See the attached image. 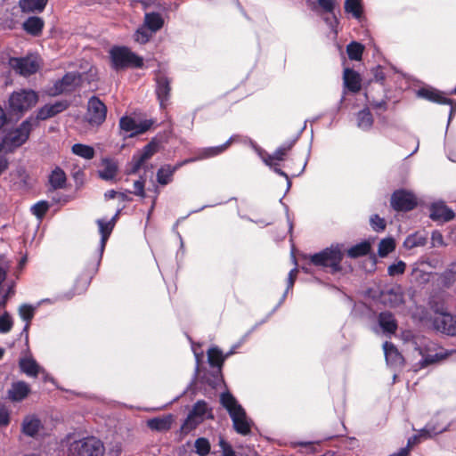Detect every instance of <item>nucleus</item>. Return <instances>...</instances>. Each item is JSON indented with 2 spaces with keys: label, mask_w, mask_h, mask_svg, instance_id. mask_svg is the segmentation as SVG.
I'll use <instances>...</instances> for the list:
<instances>
[{
  "label": "nucleus",
  "mask_w": 456,
  "mask_h": 456,
  "mask_svg": "<svg viewBox=\"0 0 456 456\" xmlns=\"http://www.w3.org/2000/svg\"><path fill=\"white\" fill-rule=\"evenodd\" d=\"M220 402L228 411L235 431L243 436L248 435L253 422L236 398L231 393L225 392L221 395Z\"/></svg>",
  "instance_id": "nucleus-1"
},
{
  "label": "nucleus",
  "mask_w": 456,
  "mask_h": 456,
  "mask_svg": "<svg viewBox=\"0 0 456 456\" xmlns=\"http://www.w3.org/2000/svg\"><path fill=\"white\" fill-rule=\"evenodd\" d=\"M342 245H331L323 250L310 256V262L315 266L329 268L331 273L341 271V261L343 258Z\"/></svg>",
  "instance_id": "nucleus-2"
},
{
  "label": "nucleus",
  "mask_w": 456,
  "mask_h": 456,
  "mask_svg": "<svg viewBox=\"0 0 456 456\" xmlns=\"http://www.w3.org/2000/svg\"><path fill=\"white\" fill-rule=\"evenodd\" d=\"M32 130L30 118L24 120L18 127L9 130L0 141V152H12L23 145Z\"/></svg>",
  "instance_id": "nucleus-3"
},
{
  "label": "nucleus",
  "mask_w": 456,
  "mask_h": 456,
  "mask_svg": "<svg viewBox=\"0 0 456 456\" xmlns=\"http://www.w3.org/2000/svg\"><path fill=\"white\" fill-rule=\"evenodd\" d=\"M212 408L203 400L197 401L182 425V430L189 433L207 419H213Z\"/></svg>",
  "instance_id": "nucleus-4"
},
{
  "label": "nucleus",
  "mask_w": 456,
  "mask_h": 456,
  "mask_svg": "<svg viewBox=\"0 0 456 456\" xmlns=\"http://www.w3.org/2000/svg\"><path fill=\"white\" fill-rule=\"evenodd\" d=\"M103 452L102 443L92 436L71 443L69 456H102Z\"/></svg>",
  "instance_id": "nucleus-5"
},
{
  "label": "nucleus",
  "mask_w": 456,
  "mask_h": 456,
  "mask_svg": "<svg viewBox=\"0 0 456 456\" xmlns=\"http://www.w3.org/2000/svg\"><path fill=\"white\" fill-rule=\"evenodd\" d=\"M37 102V94L33 90L22 89L13 92L9 98V109L12 112L22 114Z\"/></svg>",
  "instance_id": "nucleus-6"
},
{
  "label": "nucleus",
  "mask_w": 456,
  "mask_h": 456,
  "mask_svg": "<svg viewBox=\"0 0 456 456\" xmlns=\"http://www.w3.org/2000/svg\"><path fill=\"white\" fill-rule=\"evenodd\" d=\"M112 66L115 69H123L128 66H142V59L136 56L126 47H113L110 52Z\"/></svg>",
  "instance_id": "nucleus-7"
},
{
  "label": "nucleus",
  "mask_w": 456,
  "mask_h": 456,
  "mask_svg": "<svg viewBox=\"0 0 456 456\" xmlns=\"http://www.w3.org/2000/svg\"><path fill=\"white\" fill-rule=\"evenodd\" d=\"M422 356L419 362L420 368L436 363L448 356V353L443 348H437L436 345L428 339H424L422 346L417 348Z\"/></svg>",
  "instance_id": "nucleus-8"
},
{
  "label": "nucleus",
  "mask_w": 456,
  "mask_h": 456,
  "mask_svg": "<svg viewBox=\"0 0 456 456\" xmlns=\"http://www.w3.org/2000/svg\"><path fill=\"white\" fill-rule=\"evenodd\" d=\"M106 115L107 108L105 104L99 98L91 97L87 103L86 121L92 126H99L104 122Z\"/></svg>",
  "instance_id": "nucleus-9"
},
{
  "label": "nucleus",
  "mask_w": 456,
  "mask_h": 456,
  "mask_svg": "<svg viewBox=\"0 0 456 456\" xmlns=\"http://www.w3.org/2000/svg\"><path fill=\"white\" fill-rule=\"evenodd\" d=\"M10 66L21 76L27 77L36 73L40 67V59L37 55L10 59Z\"/></svg>",
  "instance_id": "nucleus-10"
},
{
  "label": "nucleus",
  "mask_w": 456,
  "mask_h": 456,
  "mask_svg": "<svg viewBox=\"0 0 456 456\" xmlns=\"http://www.w3.org/2000/svg\"><path fill=\"white\" fill-rule=\"evenodd\" d=\"M417 205L413 193L405 190L395 191L391 196V206L397 211H410Z\"/></svg>",
  "instance_id": "nucleus-11"
},
{
  "label": "nucleus",
  "mask_w": 456,
  "mask_h": 456,
  "mask_svg": "<svg viewBox=\"0 0 456 456\" xmlns=\"http://www.w3.org/2000/svg\"><path fill=\"white\" fill-rule=\"evenodd\" d=\"M256 151L266 166L280 175H284L282 171L285 157L284 148H279L273 155L267 154L265 151L258 148H256Z\"/></svg>",
  "instance_id": "nucleus-12"
},
{
  "label": "nucleus",
  "mask_w": 456,
  "mask_h": 456,
  "mask_svg": "<svg viewBox=\"0 0 456 456\" xmlns=\"http://www.w3.org/2000/svg\"><path fill=\"white\" fill-rule=\"evenodd\" d=\"M152 124L153 121L151 119L137 122L134 118L127 116L121 118L119 120L121 130L130 133V137L145 133L151 128Z\"/></svg>",
  "instance_id": "nucleus-13"
},
{
  "label": "nucleus",
  "mask_w": 456,
  "mask_h": 456,
  "mask_svg": "<svg viewBox=\"0 0 456 456\" xmlns=\"http://www.w3.org/2000/svg\"><path fill=\"white\" fill-rule=\"evenodd\" d=\"M433 324L438 331L450 336L456 335V316L447 313H441L435 317Z\"/></svg>",
  "instance_id": "nucleus-14"
},
{
  "label": "nucleus",
  "mask_w": 456,
  "mask_h": 456,
  "mask_svg": "<svg viewBox=\"0 0 456 456\" xmlns=\"http://www.w3.org/2000/svg\"><path fill=\"white\" fill-rule=\"evenodd\" d=\"M158 151V143L155 142H151L148 143L144 148L141 151L135 153L131 161V169L130 173H136L142 164L148 160L151 156H153L154 153Z\"/></svg>",
  "instance_id": "nucleus-15"
},
{
  "label": "nucleus",
  "mask_w": 456,
  "mask_h": 456,
  "mask_svg": "<svg viewBox=\"0 0 456 456\" xmlns=\"http://www.w3.org/2000/svg\"><path fill=\"white\" fill-rule=\"evenodd\" d=\"M419 95L429 101L438 102L441 104H448L451 106L449 121L456 112V102L447 98L442 92L434 89H421L419 91Z\"/></svg>",
  "instance_id": "nucleus-16"
},
{
  "label": "nucleus",
  "mask_w": 456,
  "mask_h": 456,
  "mask_svg": "<svg viewBox=\"0 0 456 456\" xmlns=\"http://www.w3.org/2000/svg\"><path fill=\"white\" fill-rule=\"evenodd\" d=\"M80 77L77 73H68L58 80L51 90L52 94H60L71 91L79 82Z\"/></svg>",
  "instance_id": "nucleus-17"
},
{
  "label": "nucleus",
  "mask_w": 456,
  "mask_h": 456,
  "mask_svg": "<svg viewBox=\"0 0 456 456\" xmlns=\"http://www.w3.org/2000/svg\"><path fill=\"white\" fill-rule=\"evenodd\" d=\"M170 90L169 79L164 74L159 73L156 76V94L162 108L169 99Z\"/></svg>",
  "instance_id": "nucleus-18"
},
{
  "label": "nucleus",
  "mask_w": 456,
  "mask_h": 456,
  "mask_svg": "<svg viewBox=\"0 0 456 456\" xmlns=\"http://www.w3.org/2000/svg\"><path fill=\"white\" fill-rule=\"evenodd\" d=\"M454 217V213L444 202H435L430 207V218L438 222H448Z\"/></svg>",
  "instance_id": "nucleus-19"
},
{
  "label": "nucleus",
  "mask_w": 456,
  "mask_h": 456,
  "mask_svg": "<svg viewBox=\"0 0 456 456\" xmlns=\"http://www.w3.org/2000/svg\"><path fill=\"white\" fill-rule=\"evenodd\" d=\"M42 428L41 420L33 414L25 416L21 423V431L28 436H35Z\"/></svg>",
  "instance_id": "nucleus-20"
},
{
  "label": "nucleus",
  "mask_w": 456,
  "mask_h": 456,
  "mask_svg": "<svg viewBox=\"0 0 456 456\" xmlns=\"http://www.w3.org/2000/svg\"><path fill=\"white\" fill-rule=\"evenodd\" d=\"M30 393L29 386L24 381H17L12 384L8 390V397L12 402L24 400Z\"/></svg>",
  "instance_id": "nucleus-21"
},
{
  "label": "nucleus",
  "mask_w": 456,
  "mask_h": 456,
  "mask_svg": "<svg viewBox=\"0 0 456 456\" xmlns=\"http://www.w3.org/2000/svg\"><path fill=\"white\" fill-rule=\"evenodd\" d=\"M305 166V154H302L301 156L291 155L289 158L287 157V167H289L290 168L289 175L291 177H296L302 174Z\"/></svg>",
  "instance_id": "nucleus-22"
},
{
  "label": "nucleus",
  "mask_w": 456,
  "mask_h": 456,
  "mask_svg": "<svg viewBox=\"0 0 456 456\" xmlns=\"http://www.w3.org/2000/svg\"><path fill=\"white\" fill-rule=\"evenodd\" d=\"M118 213H117L114 217L110 221H104L102 219L97 220V224L99 225V232L101 233V242H100V250L101 253L103 252L108 238L110 237L113 227L115 225V221Z\"/></svg>",
  "instance_id": "nucleus-23"
},
{
  "label": "nucleus",
  "mask_w": 456,
  "mask_h": 456,
  "mask_svg": "<svg viewBox=\"0 0 456 456\" xmlns=\"http://www.w3.org/2000/svg\"><path fill=\"white\" fill-rule=\"evenodd\" d=\"M19 365L21 371L29 377H37L39 372H44L31 355L20 358Z\"/></svg>",
  "instance_id": "nucleus-24"
},
{
  "label": "nucleus",
  "mask_w": 456,
  "mask_h": 456,
  "mask_svg": "<svg viewBox=\"0 0 456 456\" xmlns=\"http://www.w3.org/2000/svg\"><path fill=\"white\" fill-rule=\"evenodd\" d=\"M344 85L351 92L356 93L361 89V77L360 75L351 69H345L344 70Z\"/></svg>",
  "instance_id": "nucleus-25"
},
{
  "label": "nucleus",
  "mask_w": 456,
  "mask_h": 456,
  "mask_svg": "<svg viewBox=\"0 0 456 456\" xmlns=\"http://www.w3.org/2000/svg\"><path fill=\"white\" fill-rule=\"evenodd\" d=\"M383 349L386 361L388 364L400 365L403 363V356L394 344L387 341L383 345Z\"/></svg>",
  "instance_id": "nucleus-26"
},
{
  "label": "nucleus",
  "mask_w": 456,
  "mask_h": 456,
  "mask_svg": "<svg viewBox=\"0 0 456 456\" xmlns=\"http://www.w3.org/2000/svg\"><path fill=\"white\" fill-rule=\"evenodd\" d=\"M379 324L384 332L394 334L397 330V322L389 312H382L379 315Z\"/></svg>",
  "instance_id": "nucleus-27"
},
{
  "label": "nucleus",
  "mask_w": 456,
  "mask_h": 456,
  "mask_svg": "<svg viewBox=\"0 0 456 456\" xmlns=\"http://www.w3.org/2000/svg\"><path fill=\"white\" fill-rule=\"evenodd\" d=\"M191 160L192 159H191ZM187 162H190V160H185L183 162H181L175 167H171L168 165L162 167L161 168L159 169V171L157 173L158 182L162 185H166V184L169 183L172 181V177H173V175L175 172V170L178 167H182L184 163H187Z\"/></svg>",
  "instance_id": "nucleus-28"
},
{
  "label": "nucleus",
  "mask_w": 456,
  "mask_h": 456,
  "mask_svg": "<svg viewBox=\"0 0 456 456\" xmlns=\"http://www.w3.org/2000/svg\"><path fill=\"white\" fill-rule=\"evenodd\" d=\"M66 107L67 105L63 102L45 105L38 110L37 118L41 120L49 118L64 110Z\"/></svg>",
  "instance_id": "nucleus-29"
},
{
  "label": "nucleus",
  "mask_w": 456,
  "mask_h": 456,
  "mask_svg": "<svg viewBox=\"0 0 456 456\" xmlns=\"http://www.w3.org/2000/svg\"><path fill=\"white\" fill-rule=\"evenodd\" d=\"M48 0H20L19 5L23 12H41Z\"/></svg>",
  "instance_id": "nucleus-30"
},
{
  "label": "nucleus",
  "mask_w": 456,
  "mask_h": 456,
  "mask_svg": "<svg viewBox=\"0 0 456 456\" xmlns=\"http://www.w3.org/2000/svg\"><path fill=\"white\" fill-rule=\"evenodd\" d=\"M118 171V165L112 159H103L102 162V169L99 170V175L103 180L113 179Z\"/></svg>",
  "instance_id": "nucleus-31"
},
{
  "label": "nucleus",
  "mask_w": 456,
  "mask_h": 456,
  "mask_svg": "<svg viewBox=\"0 0 456 456\" xmlns=\"http://www.w3.org/2000/svg\"><path fill=\"white\" fill-rule=\"evenodd\" d=\"M172 421V415L162 418H153L147 421V426L152 430L163 431L170 428Z\"/></svg>",
  "instance_id": "nucleus-32"
},
{
  "label": "nucleus",
  "mask_w": 456,
  "mask_h": 456,
  "mask_svg": "<svg viewBox=\"0 0 456 456\" xmlns=\"http://www.w3.org/2000/svg\"><path fill=\"white\" fill-rule=\"evenodd\" d=\"M164 24V20L160 14L156 12H151L145 14L144 25L147 27L151 33L159 30Z\"/></svg>",
  "instance_id": "nucleus-33"
},
{
  "label": "nucleus",
  "mask_w": 456,
  "mask_h": 456,
  "mask_svg": "<svg viewBox=\"0 0 456 456\" xmlns=\"http://www.w3.org/2000/svg\"><path fill=\"white\" fill-rule=\"evenodd\" d=\"M44 21L39 17H29L24 23L23 28L33 36H37L42 31Z\"/></svg>",
  "instance_id": "nucleus-34"
},
{
  "label": "nucleus",
  "mask_w": 456,
  "mask_h": 456,
  "mask_svg": "<svg viewBox=\"0 0 456 456\" xmlns=\"http://www.w3.org/2000/svg\"><path fill=\"white\" fill-rule=\"evenodd\" d=\"M357 126L362 130H369L373 125V117L369 109H363L357 113Z\"/></svg>",
  "instance_id": "nucleus-35"
},
{
  "label": "nucleus",
  "mask_w": 456,
  "mask_h": 456,
  "mask_svg": "<svg viewBox=\"0 0 456 456\" xmlns=\"http://www.w3.org/2000/svg\"><path fill=\"white\" fill-rule=\"evenodd\" d=\"M49 183L54 190L63 188L66 183V175L64 171L60 167L53 169L49 176Z\"/></svg>",
  "instance_id": "nucleus-36"
},
{
  "label": "nucleus",
  "mask_w": 456,
  "mask_h": 456,
  "mask_svg": "<svg viewBox=\"0 0 456 456\" xmlns=\"http://www.w3.org/2000/svg\"><path fill=\"white\" fill-rule=\"evenodd\" d=\"M234 140V137L232 136L226 142H224L222 145L216 146V147H208L205 148L200 155V159H208L211 157L217 156L224 152L232 143V142Z\"/></svg>",
  "instance_id": "nucleus-37"
},
{
  "label": "nucleus",
  "mask_w": 456,
  "mask_h": 456,
  "mask_svg": "<svg viewBox=\"0 0 456 456\" xmlns=\"http://www.w3.org/2000/svg\"><path fill=\"white\" fill-rule=\"evenodd\" d=\"M446 429L447 426L436 427L432 423H428L425 428L420 429L417 435L419 436V439L422 441L428 438H431L434 436L445 431Z\"/></svg>",
  "instance_id": "nucleus-38"
},
{
  "label": "nucleus",
  "mask_w": 456,
  "mask_h": 456,
  "mask_svg": "<svg viewBox=\"0 0 456 456\" xmlns=\"http://www.w3.org/2000/svg\"><path fill=\"white\" fill-rule=\"evenodd\" d=\"M72 153L77 156H79L85 159H92L95 155L94 149L92 146L76 143L71 148Z\"/></svg>",
  "instance_id": "nucleus-39"
},
{
  "label": "nucleus",
  "mask_w": 456,
  "mask_h": 456,
  "mask_svg": "<svg viewBox=\"0 0 456 456\" xmlns=\"http://www.w3.org/2000/svg\"><path fill=\"white\" fill-rule=\"evenodd\" d=\"M427 242V237L419 232H416L413 234L409 235L404 242L403 245L406 248L411 249L417 247H422Z\"/></svg>",
  "instance_id": "nucleus-40"
},
{
  "label": "nucleus",
  "mask_w": 456,
  "mask_h": 456,
  "mask_svg": "<svg viewBox=\"0 0 456 456\" xmlns=\"http://www.w3.org/2000/svg\"><path fill=\"white\" fill-rule=\"evenodd\" d=\"M370 250V244L368 241H362L347 250V255L351 258H357L359 256H366Z\"/></svg>",
  "instance_id": "nucleus-41"
},
{
  "label": "nucleus",
  "mask_w": 456,
  "mask_h": 456,
  "mask_svg": "<svg viewBox=\"0 0 456 456\" xmlns=\"http://www.w3.org/2000/svg\"><path fill=\"white\" fill-rule=\"evenodd\" d=\"M208 360L211 366L220 368L224 361V356L216 346H213L208 351Z\"/></svg>",
  "instance_id": "nucleus-42"
},
{
  "label": "nucleus",
  "mask_w": 456,
  "mask_h": 456,
  "mask_svg": "<svg viewBox=\"0 0 456 456\" xmlns=\"http://www.w3.org/2000/svg\"><path fill=\"white\" fill-rule=\"evenodd\" d=\"M34 314H35V307L30 305H27V304H24V305H21L19 308V315L20 316V318L27 322L24 329H23V331L27 332L28 330V327H29V322L32 320V318L34 317Z\"/></svg>",
  "instance_id": "nucleus-43"
},
{
  "label": "nucleus",
  "mask_w": 456,
  "mask_h": 456,
  "mask_svg": "<svg viewBox=\"0 0 456 456\" xmlns=\"http://www.w3.org/2000/svg\"><path fill=\"white\" fill-rule=\"evenodd\" d=\"M395 248V241L393 238H386L380 240L379 244V256L384 257Z\"/></svg>",
  "instance_id": "nucleus-44"
},
{
  "label": "nucleus",
  "mask_w": 456,
  "mask_h": 456,
  "mask_svg": "<svg viewBox=\"0 0 456 456\" xmlns=\"http://www.w3.org/2000/svg\"><path fill=\"white\" fill-rule=\"evenodd\" d=\"M346 52L350 60L360 61L363 53V46L360 43L351 42L346 46Z\"/></svg>",
  "instance_id": "nucleus-45"
},
{
  "label": "nucleus",
  "mask_w": 456,
  "mask_h": 456,
  "mask_svg": "<svg viewBox=\"0 0 456 456\" xmlns=\"http://www.w3.org/2000/svg\"><path fill=\"white\" fill-rule=\"evenodd\" d=\"M345 11L352 13L354 18L359 19L362 14L361 0H346Z\"/></svg>",
  "instance_id": "nucleus-46"
},
{
  "label": "nucleus",
  "mask_w": 456,
  "mask_h": 456,
  "mask_svg": "<svg viewBox=\"0 0 456 456\" xmlns=\"http://www.w3.org/2000/svg\"><path fill=\"white\" fill-rule=\"evenodd\" d=\"M195 452L200 456H206L210 452V443L207 438L200 437L194 443Z\"/></svg>",
  "instance_id": "nucleus-47"
},
{
  "label": "nucleus",
  "mask_w": 456,
  "mask_h": 456,
  "mask_svg": "<svg viewBox=\"0 0 456 456\" xmlns=\"http://www.w3.org/2000/svg\"><path fill=\"white\" fill-rule=\"evenodd\" d=\"M13 326V321L9 313L4 312L0 316V333H8Z\"/></svg>",
  "instance_id": "nucleus-48"
},
{
  "label": "nucleus",
  "mask_w": 456,
  "mask_h": 456,
  "mask_svg": "<svg viewBox=\"0 0 456 456\" xmlns=\"http://www.w3.org/2000/svg\"><path fill=\"white\" fill-rule=\"evenodd\" d=\"M405 269L406 264L402 260H398L396 263L388 266L387 273L389 276L395 277L403 274L405 272Z\"/></svg>",
  "instance_id": "nucleus-49"
},
{
  "label": "nucleus",
  "mask_w": 456,
  "mask_h": 456,
  "mask_svg": "<svg viewBox=\"0 0 456 456\" xmlns=\"http://www.w3.org/2000/svg\"><path fill=\"white\" fill-rule=\"evenodd\" d=\"M49 208V204L46 201H39L33 205L30 208L32 214L38 219H41Z\"/></svg>",
  "instance_id": "nucleus-50"
},
{
  "label": "nucleus",
  "mask_w": 456,
  "mask_h": 456,
  "mask_svg": "<svg viewBox=\"0 0 456 456\" xmlns=\"http://www.w3.org/2000/svg\"><path fill=\"white\" fill-rule=\"evenodd\" d=\"M149 30L147 27L138 28L134 34V40L140 44L147 43L152 34L151 31L150 32Z\"/></svg>",
  "instance_id": "nucleus-51"
},
{
  "label": "nucleus",
  "mask_w": 456,
  "mask_h": 456,
  "mask_svg": "<svg viewBox=\"0 0 456 456\" xmlns=\"http://www.w3.org/2000/svg\"><path fill=\"white\" fill-rule=\"evenodd\" d=\"M370 225L376 232L383 231L386 228L385 220L378 215H374L370 217Z\"/></svg>",
  "instance_id": "nucleus-52"
},
{
  "label": "nucleus",
  "mask_w": 456,
  "mask_h": 456,
  "mask_svg": "<svg viewBox=\"0 0 456 456\" xmlns=\"http://www.w3.org/2000/svg\"><path fill=\"white\" fill-rule=\"evenodd\" d=\"M319 6L327 12H332L337 5L336 0H317Z\"/></svg>",
  "instance_id": "nucleus-53"
},
{
  "label": "nucleus",
  "mask_w": 456,
  "mask_h": 456,
  "mask_svg": "<svg viewBox=\"0 0 456 456\" xmlns=\"http://www.w3.org/2000/svg\"><path fill=\"white\" fill-rule=\"evenodd\" d=\"M431 244L433 247H442L444 245V237L438 231H434L431 234Z\"/></svg>",
  "instance_id": "nucleus-54"
},
{
  "label": "nucleus",
  "mask_w": 456,
  "mask_h": 456,
  "mask_svg": "<svg viewBox=\"0 0 456 456\" xmlns=\"http://www.w3.org/2000/svg\"><path fill=\"white\" fill-rule=\"evenodd\" d=\"M219 445L222 449L223 456H235L232 448L223 438L220 439Z\"/></svg>",
  "instance_id": "nucleus-55"
},
{
  "label": "nucleus",
  "mask_w": 456,
  "mask_h": 456,
  "mask_svg": "<svg viewBox=\"0 0 456 456\" xmlns=\"http://www.w3.org/2000/svg\"><path fill=\"white\" fill-rule=\"evenodd\" d=\"M10 422V415L8 410L0 405V426H7Z\"/></svg>",
  "instance_id": "nucleus-56"
},
{
  "label": "nucleus",
  "mask_w": 456,
  "mask_h": 456,
  "mask_svg": "<svg viewBox=\"0 0 456 456\" xmlns=\"http://www.w3.org/2000/svg\"><path fill=\"white\" fill-rule=\"evenodd\" d=\"M134 193L141 197H144V183L137 180L134 183Z\"/></svg>",
  "instance_id": "nucleus-57"
},
{
  "label": "nucleus",
  "mask_w": 456,
  "mask_h": 456,
  "mask_svg": "<svg viewBox=\"0 0 456 456\" xmlns=\"http://www.w3.org/2000/svg\"><path fill=\"white\" fill-rule=\"evenodd\" d=\"M421 440L419 439V436L418 435H414L413 436L410 437L408 439V443H407V449L409 450V447H411V446H414L415 444L420 443Z\"/></svg>",
  "instance_id": "nucleus-58"
},
{
  "label": "nucleus",
  "mask_w": 456,
  "mask_h": 456,
  "mask_svg": "<svg viewBox=\"0 0 456 456\" xmlns=\"http://www.w3.org/2000/svg\"><path fill=\"white\" fill-rule=\"evenodd\" d=\"M7 124V117L4 110L0 106V129Z\"/></svg>",
  "instance_id": "nucleus-59"
},
{
  "label": "nucleus",
  "mask_w": 456,
  "mask_h": 456,
  "mask_svg": "<svg viewBox=\"0 0 456 456\" xmlns=\"http://www.w3.org/2000/svg\"><path fill=\"white\" fill-rule=\"evenodd\" d=\"M12 293H13L12 289H10L9 291L4 297H0V308L4 307L5 305L6 301H7V297Z\"/></svg>",
  "instance_id": "nucleus-60"
},
{
  "label": "nucleus",
  "mask_w": 456,
  "mask_h": 456,
  "mask_svg": "<svg viewBox=\"0 0 456 456\" xmlns=\"http://www.w3.org/2000/svg\"><path fill=\"white\" fill-rule=\"evenodd\" d=\"M8 162L5 158H0V174L7 168Z\"/></svg>",
  "instance_id": "nucleus-61"
},
{
  "label": "nucleus",
  "mask_w": 456,
  "mask_h": 456,
  "mask_svg": "<svg viewBox=\"0 0 456 456\" xmlns=\"http://www.w3.org/2000/svg\"><path fill=\"white\" fill-rule=\"evenodd\" d=\"M117 195H118V192L115 191L114 190H110V191H106L104 194L105 198L108 200L114 199Z\"/></svg>",
  "instance_id": "nucleus-62"
},
{
  "label": "nucleus",
  "mask_w": 456,
  "mask_h": 456,
  "mask_svg": "<svg viewBox=\"0 0 456 456\" xmlns=\"http://www.w3.org/2000/svg\"><path fill=\"white\" fill-rule=\"evenodd\" d=\"M192 350H193V353H194V355H195V358H196V362H197V368L199 367V363H200V358L202 357V353H198L194 347V346H192Z\"/></svg>",
  "instance_id": "nucleus-63"
},
{
  "label": "nucleus",
  "mask_w": 456,
  "mask_h": 456,
  "mask_svg": "<svg viewBox=\"0 0 456 456\" xmlns=\"http://www.w3.org/2000/svg\"><path fill=\"white\" fill-rule=\"evenodd\" d=\"M372 106L376 109H381V108H386V102L384 101H381V102H374L372 103Z\"/></svg>",
  "instance_id": "nucleus-64"
}]
</instances>
